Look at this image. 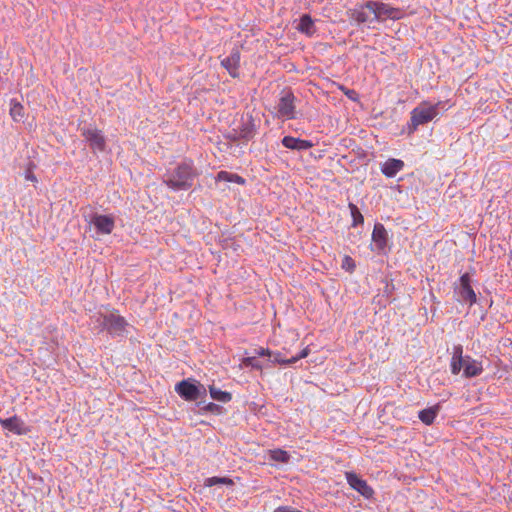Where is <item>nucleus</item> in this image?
Listing matches in <instances>:
<instances>
[{"mask_svg": "<svg viewBox=\"0 0 512 512\" xmlns=\"http://www.w3.org/2000/svg\"><path fill=\"white\" fill-rule=\"evenodd\" d=\"M445 102L438 101L435 104L429 101L420 102L412 111L410 122L408 123V134H413L419 126L427 124L435 119L439 114V109H443Z\"/></svg>", "mask_w": 512, "mask_h": 512, "instance_id": "nucleus-1", "label": "nucleus"}, {"mask_svg": "<svg viewBox=\"0 0 512 512\" xmlns=\"http://www.w3.org/2000/svg\"><path fill=\"white\" fill-rule=\"evenodd\" d=\"M195 173L188 163L179 165L176 170L165 180L167 186L173 190H186L192 186Z\"/></svg>", "mask_w": 512, "mask_h": 512, "instance_id": "nucleus-2", "label": "nucleus"}, {"mask_svg": "<svg viewBox=\"0 0 512 512\" xmlns=\"http://www.w3.org/2000/svg\"><path fill=\"white\" fill-rule=\"evenodd\" d=\"M366 7L373 14V19L377 21L399 20L403 18L404 11L400 8L392 7L389 4L380 1H368Z\"/></svg>", "mask_w": 512, "mask_h": 512, "instance_id": "nucleus-3", "label": "nucleus"}, {"mask_svg": "<svg viewBox=\"0 0 512 512\" xmlns=\"http://www.w3.org/2000/svg\"><path fill=\"white\" fill-rule=\"evenodd\" d=\"M96 323H98V327L108 330L111 334H121L127 326L125 319L114 312L98 315Z\"/></svg>", "mask_w": 512, "mask_h": 512, "instance_id": "nucleus-4", "label": "nucleus"}, {"mask_svg": "<svg viewBox=\"0 0 512 512\" xmlns=\"http://www.w3.org/2000/svg\"><path fill=\"white\" fill-rule=\"evenodd\" d=\"M255 132V125L253 119L249 115H241L238 122L233 123L232 132L229 135L232 139H250Z\"/></svg>", "mask_w": 512, "mask_h": 512, "instance_id": "nucleus-5", "label": "nucleus"}, {"mask_svg": "<svg viewBox=\"0 0 512 512\" xmlns=\"http://www.w3.org/2000/svg\"><path fill=\"white\" fill-rule=\"evenodd\" d=\"M277 114L279 118L286 120L296 118L295 96L287 91L282 94L277 104Z\"/></svg>", "mask_w": 512, "mask_h": 512, "instance_id": "nucleus-6", "label": "nucleus"}, {"mask_svg": "<svg viewBox=\"0 0 512 512\" xmlns=\"http://www.w3.org/2000/svg\"><path fill=\"white\" fill-rule=\"evenodd\" d=\"M346 479L348 484L360 493L363 497L370 499L373 497L374 490L368 483L361 479L357 474L353 472H346Z\"/></svg>", "mask_w": 512, "mask_h": 512, "instance_id": "nucleus-7", "label": "nucleus"}, {"mask_svg": "<svg viewBox=\"0 0 512 512\" xmlns=\"http://www.w3.org/2000/svg\"><path fill=\"white\" fill-rule=\"evenodd\" d=\"M82 136L89 142L93 150L103 151L105 148V138L97 128H84Z\"/></svg>", "mask_w": 512, "mask_h": 512, "instance_id": "nucleus-8", "label": "nucleus"}, {"mask_svg": "<svg viewBox=\"0 0 512 512\" xmlns=\"http://www.w3.org/2000/svg\"><path fill=\"white\" fill-rule=\"evenodd\" d=\"M175 389L187 401H194L200 397V387L187 380L178 383Z\"/></svg>", "mask_w": 512, "mask_h": 512, "instance_id": "nucleus-9", "label": "nucleus"}, {"mask_svg": "<svg viewBox=\"0 0 512 512\" xmlns=\"http://www.w3.org/2000/svg\"><path fill=\"white\" fill-rule=\"evenodd\" d=\"M459 294L463 301L469 302L470 305L476 302V294L471 286V278L465 273L460 278Z\"/></svg>", "mask_w": 512, "mask_h": 512, "instance_id": "nucleus-10", "label": "nucleus"}, {"mask_svg": "<svg viewBox=\"0 0 512 512\" xmlns=\"http://www.w3.org/2000/svg\"><path fill=\"white\" fill-rule=\"evenodd\" d=\"M0 424L4 429H7L16 435H24L29 431L24 422L16 416L7 419L0 418Z\"/></svg>", "mask_w": 512, "mask_h": 512, "instance_id": "nucleus-11", "label": "nucleus"}, {"mask_svg": "<svg viewBox=\"0 0 512 512\" xmlns=\"http://www.w3.org/2000/svg\"><path fill=\"white\" fill-rule=\"evenodd\" d=\"M282 145L287 149L304 151L310 149L313 146V143L309 140H304L292 136H285L282 139Z\"/></svg>", "mask_w": 512, "mask_h": 512, "instance_id": "nucleus-12", "label": "nucleus"}, {"mask_svg": "<svg viewBox=\"0 0 512 512\" xmlns=\"http://www.w3.org/2000/svg\"><path fill=\"white\" fill-rule=\"evenodd\" d=\"M404 167V162L400 159L390 158L381 166V172L389 178L396 176Z\"/></svg>", "mask_w": 512, "mask_h": 512, "instance_id": "nucleus-13", "label": "nucleus"}, {"mask_svg": "<svg viewBox=\"0 0 512 512\" xmlns=\"http://www.w3.org/2000/svg\"><path fill=\"white\" fill-rule=\"evenodd\" d=\"M83 215L85 217V221L88 222V224L100 225L114 223V219L111 216L94 214L91 207L84 208Z\"/></svg>", "mask_w": 512, "mask_h": 512, "instance_id": "nucleus-14", "label": "nucleus"}, {"mask_svg": "<svg viewBox=\"0 0 512 512\" xmlns=\"http://www.w3.org/2000/svg\"><path fill=\"white\" fill-rule=\"evenodd\" d=\"M369 13L370 12L368 11V9L366 7V3H365L364 5L356 7L354 9H350L348 11V16L350 19L354 20L357 24H362V23L369 22L371 20Z\"/></svg>", "mask_w": 512, "mask_h": 512, "instance_id": "nucleus-15", "label": "nucleus"}, {"mask_svg": "<svg viewBox=\"0 0 512 512\" xmlns=\"http://www.w3.org/2000/svg\"><path fill=\"white\" fill-rule=\"evenodd\" d=\"M463 348L461 345H455L453 347V356H452V361H451V371L453 374H458L462 367H463V364H464V360H463Z\"/></svg>", "mask_w": 512, "mask_h": 512, "instance_id": "nucleus-16", "label": "nucleus"}, {"mask_svg": "<svg viewBox=\"0 0 512 512\" xmlns=\"http://www.w3.org/2000/svg\"><path fill=\"white\" fill-rule=\"evenodd\" d=\"M372 239L379 250H383L387 245V231L385 226H374Z\"/></svg>", "mask_w": 512, "mask_h": 512, "instance_id": "nucleus-17", "label": "nucleus"}, {"mask_svg": "<svg viewBox=\"0 0 512 512\" xmlns=\"http://www.w3.org/2000/svg\"><path fill=\"white\" fill-rule=\"evenodd\" d=\"M296 29L307 36H311L315 33L314 22L308 14L301 16Z\"/></svg>", "mask_w": 512, "mask_h": 512, "instance_id": "nucleus-18", "label": "nucleus"}, {"mask_svg": "<svg viewBox=\"0 0 512 512\" xmlns=\"http://www.w3.org/2000/svg\"><path fill=\"white\" fill-rule=\"evenodd\" d=\"M240 61V52L238 48H235L231 51V55L228 59H226V70L232 77H237V66Z\"/></svg>", "mask_w": 512, "mask_h": 512, "instance_id": "nucleus-19", "label": "nucleus"}, {"mask_svg": "<svg viewBox=\"0 0 512 512\" xmlns=\"http://www.w3.org/2000/svg\"><path fill=\"white\" fill-rule=\"evenodd\" d=\"M9 113L11 118L16 122L22 121L25 116L23 105L16 100H11Z\"/></svg>", "mask_w": 512, "mask_h": 512, "instance_id": "nucleus-20", "label": "nucleus"}, {"mask_svg": "<svg viewBox=\"0 0 512 512\" xmlns=\"http://www.w3.org/2000/svg\"><path fill=\"white\" fill-rule=\"evenodd\" d=\"M439 411V405L421 410L419 412V419L426 425H431Z\"/></svg>", "mask_w": 512, "mask_h": 512, "instance_id": "nucleus-21", "label": "nucleus"}, {"mask_svg": "<svg viewBox=\"0 0 512 512\" xmlns=\"http://www.w3.org/2000/svg\"><path fill=\"white\" fill-rule=\"evenodd\" d=\"M310 350L308 347L304 348L299 355L293 356L291 358H283L280 353L276 354L274 356L273 362L279 363V364H292L297 362L299 359L305 358L308 356Z\"/></svg>", "mask_w": 512, "mask_h": 512, "instance_id": "nucleus-22", "label": "nucleus"}, {"mask_svg": "<svg viewBox=\"0 0 512 512\" xmlns=\"http://www.w3.org/2000/svg\"><path fill=\"white\" fill-rule=\"evenodd\" d=\"M112 226H89V232L92 237L99 238L101 235H107L112 232Z\"/></svg>", "mask_w": 512, "mask_h": 512, "instance_id": "nucleus-23", "label": "nucleus"}, {"mask_svg": "<svg viewBox=\"0 0 512 512\" xmlns=\"http://www.w3.org/2000/svg\"><path fill=\"white\" fill-rule=\"evenodd\" d=\"M482 368L478 367L474 362L468 363L464 366L465 377H474L481 373Z\"/></svg>", "mask_w": 512, "mask_h": 512, "instance_id": "nucleus-24", "label": "nucleus"}, {"mask_svg": "<svg viewBox=\"0 0 512 512\" xmlns=\"http://www.w3.org/2000/svg\"><path fill=\"white\" fill-rule=\"evenodd\" d=\"M271 458L278 462L286 463L289 461V454L281 449H276L271 451Z\"/></svg>", "mask_w": 512, "mask_h": 512, "instance_id": "nucleus-25", "label": "nucleus"}, {"mask_svg": "<svg viewBox=\"0 0 512 512\" xmlns=\"http://www.w3.org/2000/svg\"><path fill=\"white\" fill-rule=\"evenodd\" d=\"M351 215L353 218V224H363V216L354 204H349Z\"/></svg>", "mask_w": 512, "mask_h": 512, "instance_id": "nucleus-26", "label": "nucleus"}, {"mask_svg": "<svg viewBox=\"0 0 512 512\" xmlns=\"http://www.w3.org/2000/svg\"><path fill=\"white\" fill-rule=\"evenodd\" d=\"M226 182L235 183L240 186L245 185V179L237 174L226 172Z\"/></svg>", "mask_w": 512, "mask_h": 512, "instance_id": "nucleus-27", "label": "nucleus"}, {"mask_svg": "<svg viewBox=\"0 0 512 512\" xmlns=\"http://www.w3.org/2000/svg\"><path fill=\"white\" fill-rule=\"evenodd\" d=\"M355 261L348 255H346L342 260V268L348 272H353L355 269Z\"/></svg>", "mask_w": 512, "mask_h": 512, "instance_id": "nucleus-28", "label": "nucleus"}, {"mask_svg": "<svg viewBox=\"0 0 512 512\" xmlns=\"http://www.w3.org/2000/svg\"><path fill=\"white\" fill-rule=\"evenodd\" d=\"M242 363L245 366H251L252 368L259 369V370L262 369V366L259 363V361H257L256 356L246 357L243 359Z\"/></svg>", "mask_w": 512, "mask_h": 512, "instance_id": "nucleus-29", "label": "nucleus"}, {"mask_svg": "<svg viewBox=\"0 0 512 512\" xmlns=\"http://www.w3.org/2000/svg\"><path fill=\"white\" fill-rule=\"evenodd\" d=\"M223 483H224V478H222V477H210V478L205 479L204 485L210 487L215 484H223Z\"/></svg>", "mask_w": 512, "mask_h": 512, "instance_id": "nucleus-30", "label": "nucleus"}, {"mask_svg": "<svg viewBox=\"0 0 512 512\" xmlns=\"http://www.w3.org/2000/svg\"><path fill=\"white\" fill-rule=\"evenodd\" d=\"M210 394L211 397L215 400H223L224 399V392L221 390L215 389L213 386L210 387Z\"/></svg>", "mask_w": 512, "mask_h": 512, "instance_id": "nucleus-31", "label": "nucleus"}, {"mask_svg": "<svg viewBox=\"0 0 512 512\" xmlns=\"http://www.w3.org/2000/svg\"><path fill=\"white\" fill-rule=\"evenodd\" d=\"M255 354L258 356H271L270 350L264 348L255 349Z\"/></svg>", "mask_w": 512, "mask_h": 512, "instance_id": "nucleus-32", "label": "nucleus"}, {"mask_svg": "<svg viewBox=\"0 0 512 512\" xmlns=\"http://www.w3.org/2000/svg\"><path fill=\"white\" fill-rule=\"evenodd\" d=\"M216 179H217V180L224 179V171H220V172H218Z\"/></svg>", "mask_w": 512, "mask_h": 512, "instance_id": "nucleus-33", "label": "nucleus"}, {"mask_svg": "<svg viewBox=\"0 0 512 512\" xmlns=\"http://www.w3.org/2000/svg\"><path fill=\"white\" fill-rule=\"evenodd\" d=\"M225 483H226V486H229V485L233 484V481L226 477Z\"/></svg>", "mask_w": 512, "mask_h": 512, "instance_id": "nucleus-34", "label": "nucleus"}, {"mask_svg": "<svg viewBox=\"0 0 512 512\" xmlns=\"http://www.w3.org/2000/svg\"><path fill=\"white\" fill-rule=\"evenodd\" d=\"M230 399H231V394L226 391V402L230 401Z\"/></svg>", "mask_w": 512, "mask_h": 512, "instance_id": "nucleus-35", "label": "nucleus"}, {"mask_svg": "<svg viewBox=\"0 0 512 512\" xmlns=\"http://www.w3.org/2000/svg\"><path fill=\"white\" fill-rule=\"evenodd\" d=\"M214 407H216L214 404H209L208 405V409L211 410V411L213 410Z\"/></svg>", "mask_w": 512, "mask_h": 512, "instance_id": "nucleus-36", "label": "nucleus"}]
</instances>
